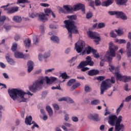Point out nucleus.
Returning a JSON list of instances; mask_svg holds the SVG:
<instances>
[{
	"mask_svg": "<svg viewBox=\"0 0 131 131\" xmlns=\"http://www.w3.org/2000/svg\"><path fill=\"white\" fill-rule=\"evenodd\" d=\"M99 73V70H91L88 72V75H90V76H94V75H97V74Z\"/></svg>",
	"mask_w": 131,
	"mask_h": 131,
	"instance_id": "nucleus-23",
	"label": "nucleus"
},
{
	"mask_svg": "<svg viewBox=\"0 0 131 131\" xmlns=\"http://www.w3.org/2000/svg\"><path fill=\"white\" fill-rule=\"evenodd\" d=\"M72 10L73 12H76L81 10L84 14H85V6L81 3L75 5L73 8H72Z\"/></svg>",
	"mask_w": 131,
	"mask_h": 131,
	"instance_id": "nucleus-12",
	"label": "nucleus"
},
{
	"mask_svg": "<svg viewBox=\"0 0 131 131\" xmlns=\"http://www.w3.org/2000/svg\"><path fill=\"white\" fill-rule=\"evenodd\" d=\"M118 119V117L116 115H112L108 117V122L112 126H114L116 124V121Z\"/></svg>",
	"mask_w": 131,
	"mask_h": 131,
	"instance_id": "nucleus-13",
	"label": "nucleus"
},
{
	"mask_svg": "<svg viewBox=\"0 0 131 131\" xmlns=\"http://www.w3.org/2000/svg\"><path fill=\"white\" fill-rule=\"evenodd\" d=\"M17 47H18V45L16 43H14L12 45L11 48L12 52H16V51H17Z\"/></svg>",
	"mask_w": 131,
	"mask_h": 131,
	"instance_id": "nucleus-39",
	"label": "nucleus"
},
{
	"mask_svg": "<svg viewBox=\"0 0 131 131\" xmlns=\"http://www.w3.org/2000/svg\"><path fill=\"white\" fill-rule=\"evenodd\" d=\"M114 3V0H107L106 1H103L101 3L102 7H109L111 6L112 4Z\"/></svg>",
	"mask_w": 131,
	"mask_h": 131,
	"instance_id": "nucleus-19",
	"label": "nucleus"
},
{
	"mask_svg": "<svg viewBox=\"0 0 131 131\" xmlns=\"http://www.w3.org/2000/svg\"><path fill=\"white\" fill-rule=\"evenodd\" d=\"M58 101L59 102L64 101L65 102H68V103H71V104H73V103H74L73 100H72V99L69 97L59 98L58 99Z\"/></svg>",
	"mask_w": 131,
	"mask_h": 131,
	"instance_id": "nucleus-17",
	"label": "nucleus"
},
{
	"mask_svg": "<svg viewBox=\"0 0 131 131\" xmlns=\"http://www.w3.org/2000/svg\"><path fill=\"white\" fill-rule=\"evenodd\" d=\"M31 121H32V117L31 116H29V117L27 116L25 121L27 125H31V124H33V125L32 127V129H34L35 127H36L37 128H39V126L37 125V123H36L34 121H32L31 123Z\"/></svg>",
	"mask_w": 131,
	"mask_h": 131,
	"instance_id": "nucleus-8",
	"label": "nucleus"
},
{
	"mask_svg": "<svg viewBox=\"0 0 131 131\" xmlns=\"http://www.w3.org/2000/svg\"><path fill=\"white\" fill-rule=\"evenodd\" d=\"M96 50L94 49L93 48H92L91 46H89L87 48L86 50V54L87 55H90L91 53H94Z\"/></svg>",
	"mask_w": 131,
	"mask_h": 131,
	"instance_id": "nucleus-28",
	"label": "nucleus"
},
{
	"mask_svg": "<svg viewBox=\"0 0 131 131\" xmlns=\"http://www.w3.org/2000/svg\"><path fill=\"white\" fill-rule=\"evenodd\" d=\"M5 11H7V14L8 15H12V14H14V13H16V12H18L19 10L18 7H11L7 8H5Z\"/></svg>",
	"mask_w": 131,
	"mask_h": 131,
	"instance_id": "nucleus-14",
	"label": "nucleus"
},
{
	"mask_svg": "<svg viewBox=\"0 0 131 131\" xmlns=\"http://www.w3.org/2000/svg\"><path fill=\"white\" fill-rule=\"evenodd\" d=\"M67 18H68V20H65L63 21V23L65 25V26H66V24L67 23H71L74 26H75V21H74V20H77V16H76V15H68L67 16Z\"/></svg>",
	"mask_w": 131,
	"mask_h": 131,
	"instance_id": "nucleus-10",
	"label": "nucleus"
},
{
	"mask_svg": "<svg viewBox=\"0 0 131 131\" xmlns=\"http://www.w3.org/2000/svg\"><path fill=\"white\" fill-rule=\"evenodd\" d=\"M40 5L41 6V7H44V8H48V7L50 6L49 4L47 3H40Z\"/></svg>",
	"mask_w": 131,
	"mask_h": 131,
	"instance_id": "nucleus-59",
	"label": "nucleus"
},
{
	"mask_svg": "<svg viewBox=\"0 0 131 131\" xmlns=\"http://www.w3.org/2000/svg\"><path fill=\"white\" fill-rule=\"evenodd\" d=\"M85 47V42L83 41H80L75 45V48L77 53H81Z\"/></svg>",
	"mask_w": 131,
	"mask_h": 131,
	"instance_id": "nucleus-11",
	"label": "nucleus"
},
{
	"mask_svg": "<svg viewBox=\"0 0 131 131\" xmlns=\"http://www.w3.org/2000/svg\"><path fill=\"white\" fill-rule=\"evenodd\" d=\"M45 78L46 79V82H47V84H49L51 83V82H51V78H50H50H49V77L46 76V77H45Z\"/></svg>",
	"mask_w": 131,
	"mask_h": 131,
	"instance_id": "nucleus-60",
	"label": "nucleus"
},
{
	"mask_svg": "<svg viewBox=\"0 0 131 131\" xmlns=\"http://www.w3.org/2000/svg\"><path fill=\"white\" fill-rule=\"evenodd\" d=\"M33 61L31 60H29L27 63L28 66V73H30L32 70H33Z\"/></svg>",
	"mask_w": 131,
	"mask_h": 131,
	"instance_id": "nucleus-20",
	"label": "nucleus"
},
{
	"mask_svg": "<svg viewBox=\"0 0 131 131\" xmlns=\"http://www.w3.org/2000/svg\"><path fill=\"white\" fill-rule=\"evenodd\" d=\"M8 94L11 99H13L14 101H16L17 96H19L21 99L20 102H26V99L24 98V95L26 93L22 90H19L17 89H12L8 90Z\"/></svg>",
	"mask_w": 131,
	"mask_h": 131,
	"instance_id": "nucleus-1",
	"label": "nucleus"
},
{
	"mask_svg": "<svg viewBox=\"0 0 131 131\" xmlns=\"http://www.w3.org/2000/svg\"><path fill=\"white\" fill-rule=\"evenodd\" d=\"M115 75L117 76V79H122V76L118 72L115 73Z\"/></svg>",
	"mask_w": 131,
	"mask_h": 131,
	"instance_id": "nucleus-51",
	"label": "nucleus"
},
{
	"mask_svg": "<svg viewBox=\"0 0 131 131\" xmlns=\"http://www.w3.org/2000/svg\"><path fill=\"white\" fill-rule=\"evenodd\" d=\"M110 35L111 37H113V38H115L116 37L117 35L115 33H114V31H111L110 33Z\"/></svg>",
	"mask_w": 131,
	"mask_h": 131,
	"instance_id": "nucleus-54",
	"label": "nucleus"
},
{
	"mask_svg": "<svg viewBox=\"0 0 131 131\" xmlns=\"http://www.w3.org/2000/svg\"><path fill=\"white\" fill-rule=\"evenodd\" d=\"M46 16H47L46 13H42L41 14L39 15V18H40L42 21H43V20H48V17Z\"/></svg>",
	"mask_w": 131,
	"mask_h": 131,
	"instance_id": "nucleus-30",
	"label": "nucleus"
},
{
	"mask_svg": "<svg viewBox=\"0 0 131 131\" xmlns=\"http://www.w3.org/2000/svg\"><path fill=\"white\" fill-rule=\"evenodd\" d=\"M100 100L99 99H96L91 102V105H99Z\"/></svg>",
	"mask_w": 131,
	"mask_h": 131,
	"instance_id": "nucleus-41",
	"label": "nucleus"
},
{
	"mask_svg": "<svg viewBox=\"0 0 131 131\" xmlns=\"http://www.w3.org/2000/svg\"><path fill=\"white\" fill-rule=\"evenodd\" d=\"M64 8L67 12H73L72 7L70 8L69 5H64Z\"/></svg>",
	"mask_w": 131,
	"mask_h": 131,
	"instance_id": "nucleus-37",
	"label": "nucleus"
},
{
	"mask_svg": "<svg viewBox=\"0 0 131 131\" xmlns=\"http://www.w3.org/2000/svg\"><path fill=\"white\" fill-rule=\"evenodd\" d=\"M5 21H6V16H2L0 17V26L4 25V23H5Z\"/></svg>",
	"mask_w": 131,
	"mask_h": 131,
	"instance_id": "nucleus-34",
	"label": "nucleus"
},
{
	"mask_svg": "<svg viewBox=\"0 0 131 131\" xmlns=\"http://www.w3.org/2000/svg\"><path fill=\"white\" fill-rule=\"evenodd\" d=\"M20 37H21V36L16 34L15 36L14 39L15 40H16V41H18V39H20Z\"/></svg>",
	"mask_w": 131,
	"mask_h": 131,
	"instance_id": "nucleus-62",
	"label": "nucleus"
},
{
	"mask_svg": "<svg viewBox=\"0 0 131 131\" xmlns=\"http://www.w3.org/2000/svg\"><path fill=\"white\" fill-rule=\"evenodd\" d=\"M72 120H73L74 122H77V121H78V118H77V117L74 116L72 118Z\"/></svg>",
	"mask_w": 131,
	"mask_h": 131,
	"instance_id": "nucleus-63",
	"label": "nucleus"
},
{
	"mask_svg": "<svg viewBox=\"0 0 131 131\" xmlns=\"http://www.w3.org/2000/svg\"><path fill=\"white\" fill-rule=\"evenodd\" d=\"M95 4L96 7H99V6H102V3L100 0H95Z\"/></svg>",
	"mask_w": 131,
	"mask_h": 131,
	"instance_id": "nucleus-47",
	"label": "nucleus"
},
{
	"mask_svg": "<svg viewBox=\"0 0 131 131\" xmlns=\"http://www.w3.org/2000/svg\"><path fill=\"white\" fill-rule=\"evenodd\" d=\"M50 55L51 54H50V52L46 53L43 55V58L44 59H47V58H49V57H50Z\"/></svg>",
	"mask_w": 131,
	"mask_h": 131,
	"instance_id": "nucleus-58",
	"label": "nucleus"
},
{
	"mask_svg": "<svg viewBox=\"0 0 131 131\" xmlns=\"http://www.w3.org/2000/svg\"><path fill=\"white\" fill-rule=\"evenodd\" d=\"M115 42H118L120 44L121 43H126V41L124 39H117L115 40Z\"/></svg>",
	"mask_w": 131,
	"mask_h": 131,
	"instance_id": "nucleus-43",
	"label": "nucleus"
},
{
	"mask_svg": "<svg viewBox=\"0 0 131 131\" xmlns=\"http://www.w3.org/2000/svg\"><path fill=\"white\" fill-rule=\"evenodd\" d=\"M89 119H92L94 121H100V118H99V115L95 114L94 115L90 114L88 116Z\"/></svg>",
	"mask_w": 131,
	"mask_h": 131,
	"instance_id": "nucleus-18",
	"label": "nucleus"
},
{
	"mask_svg": "<svg viewBox=\"0 0 131 131\" xmlns=\"http://www.w3.org/2000/svg\"><path fill=\"white\" fill-rule=\"evenodd\" d=\"M14 56L15 58L20 59H28V58H29V55L28 54L24 55L22 53H20L19 52H15Z\"/></svg>",
	"mask_w": 131,
	"mask_h": 131,
	"instance_id": "nucleus-15",
	"label": "nucleus"
},
{
	"mask_svg": "<svg viewBox=\"0 0 131 131\" xmlns=\"http://www.w3.org/2000/svg\"><path fill=\"white\" fill-rule=\"evenodd\" d=\"M88 36L90 38H92V39H94L95 42H96L97 44H99V41L101 40V38L99 37V34L96 32H92L91 31H89L88 32Z\"/></svg>",
	"mask_w": 131,
	"mask_h": 131,
	"instance_id": "nucleus-7",
	"label": "nucleus"
},
{
	"mask_svg": "<svg viewBox=\"0 0 131 131\" xmlns=\"http://www.w3.org/2000/svg\"><path fill=\"white\" fill-rule=\"evenodd\" d=\"M57 10H58L59 13H63V14H65L66 13V11L63 9V8L58 6L57 7Z\"/></svg>",
	"mask_w": 131,
	"mask_h": 131,
	"instance_id": "nucleus-46",
	"label": "nucleus"
},
{
	"mask_svg": "<svg viewBox=\"0 0 131 131\" xmlns=\"http://www.w3.org/2000/svg\"><path fill=\"white\" fill-rule=\"evenodd\" d=\"M57 10H58L59 13H63V14H65L66 13V11L63 9V8L58 6L57 7Z\"/></svg>",
	"mask_w": 131,
	"mask_h": 131,
	"instance_id": "nucleus-45",
	"label": "nucleus"
},
{
	"mask_svg": "<svg viewBox=\"0 0 131 131\" xmlns=\"http://www.w3.org/2000/svg\"><path fill=\"white\" fill-rule=\"evenodd\" d=\"M116 16L117 18H120L122 20H127V17L122 11H116Z\"/></svg>",
	"mask_w": 131,
	"mask_h": 131,
	"instance_id": "nucleus-16",
	"label": "nucleus"
},
{
	"mask_svg": "<svg viewBox=\"0 0 131 131\" xmlns=\"http://www.w3.org/2000/svg\"><path fill=\"white\" fill-rule=\"evenodd\" d=\"M127 0H116V4L118 6H126Z\"/></svg>",
	"mask_w": 131,
	"mask_h": 131,
	"instance_id": "nucleus-22",
	"label": "nucleus"
},
{
	"mask_svg": "<svg viewBox=\"0 0 131 131\" xmlns=\"http://www.w3.org/2000/svg\"><path fill=\"white\" fill-rule=\"evenodd\" d=\"M6 59L9 64L11 65H14L15 64V61L14 60L11 58H10V55L7 54V55L6 56Z\"/></svg>",
	"mask_w": 131,
	"mask_h": 131,
	"instance_id": "nucleus-24",
	"label": "nucleus"
},
{
	"mask_svg": "<svg viewBox=\"0 0 131 131\" xmlns=\"http://www.w3.org/2000/svg\"><path fill=\"white\" fill-rule=\"evenodd\" d=\"M121 122H122V116H119L115 124L116 131H120L123 127H124L123 124H120Z\"/></svg>",
	"mask_w": 131,
	"mask_h": 131,
	"instance_id": "nucleus-9",
	"label": "nucleus"
},
{
	"mask_svg": "<svg viewBox=\"0 0 131 131\" xmlns=\"http://www.w3.org/2000/svg\"><path fill=\"white\" fill-rule=\"evenodd\" d=\"M95 62L92 60V57L91 56H88L86 57L85 61H81L80 64L77 66L78 69H81L83 67H85V66H94Z\"/></svg>",
	"mask_w": 131,
	"mask_h": 131,
	"instance_id": "nucleus-4",
	"label": "nucleus"
},
{
	"mask_svg": "<svg viewBox=\"0 0 131 131\" xmlns=\"http://www.w3.org/2000/svg\"><path fill=\"white\" fill-rule=\"evenodd\" d=\"M78 86H80V83L77 82L75 84L73 85L71 88V91H74L75 89H77Z\"/></svg>",
	"mask_w": 131,
	"mask_h": 131,
	"instance_id": "nucleus-31",
	"label": "nucleus"
},
{
	"mask_svg": "<svg viewBox=\"0 0 131 131\" xmlns=\"http://www.w3.org/2000/svg\"><path fill=\"white\" fill-rule=\"evenodd\" d=\"M105 24L104 23H99L98 25V27L99 29H101V28H104L105 27Z\"/></svg>",
	"mask_w": 131,
	"mask_h": 131,
	"instance_id": "nucleus-49",
	"label": "nucleus"
},
{
	"mask_svg": "<svg viewBox=\"0 0 131 131\" xmlns=\"http://www.w3.org/2000/svg\"><path fill=\"white\" fill-rule=\"evenodd\" d=\"M30 2L28 0H17V5L18 4H29Z\"/></svg>",
	"mask_w": 131,
	"mask_h": 131,
	"instance_id": "nucleus-35",
	"label": "nucleus"
},
{
	"mask_svg": "<svg viewBox=\"0 0 131 131\" xmlns=\"http://www.w3.org/2000/svg\"><path fill=\"white\" fill-rule=\"evenodd\" d=\"M60 76L62 77V79H68V76L66 73H62Z\"/></svg>",
	"mask_w": 131,
	"mask_h": 131,
	"instance_id": "nucleus-48",
	"label": "nucleus"
},
{
	"mask_svg": "<svg viewBox=\"0 0 131 131\" xmlns=\"http://www.w3.org/2000/svg\"><path fill=\"white\" fill-rule=\"evenodd\" d=\"M93 17V13L92 12H88L86 15V19H91Z\"/></svg>",
	"mask_w": 131,
	"mask_h": 131,
	"instance_id": "nucleus-52",
	"label": "nucleus"
},
{
	"mask_svg": "<svg viewBox=\"0 0 131 131\" xmlns=\"http://www.w3.org/2000/svg\"><path fill=\"white\" fill-rule=\"evenodd\" d=\"M93 55L94 58L96 59H99L100 58V55L99 53H97V50H95V51L93 52Z\"/></svg>",
	"mask_w": 131,
	"mask_h": 131,
	"instance_id": "nucleus-44",
	"label": "nucleus"
},
{
	"mask_svg": "<svg viewBox=\"0 0 131 131\" xmlns=\"http://www.w3.org/2000/svg\"><path fill=\"white\" fill-rule=\"evenodd\" d=\"M122 79L125 82H128V81H130L131 77L130 76H123Z\"/></svg>",
	"mask_w": 131,
	"mask_h": 131,
	"instance_id": "nucleus-33",
	"label": "nucleus"
},
{
	"mask_svg": "<svg viewBox=\"0 0 131 131\" xmlns=\"http://www.w3.org/2000/svg\"><path fill=\"white\" fill-rule=\"evenodd\" d=\"M84 91L86 93H90L92 91V88H91L89 85H85L84 86Z\"/></svg>",
	"mask_w": 131,
	"mask_h": 131,
	"instance_id": "nucleus-42",
	"label": "nucleus"
},
{
	"mask_svg": "<svg viewBox=\"0 0 131 131\" xmlns=\"http://www.w3.org/2000/svg\"><path fill=\"white\" fill-rule=\"evenodd\" d=\"M43 84V80H37L29 87V90L32 93H36L38 90L41 89V86Z\"/></svg>",
	"mask_w": 131,
	"mask_h": 131,
	"instance_id": "nucleus-2",
	"label": "nucleus"
},
{
	"mask_svg": "<svg viewBox=\"0 0 131 131\" xmlns=\"http://www.w3.org/2000/svg\"><path fill=\"white\" fill-rule=\"evenodd\" d=\"M51 40H53L54 42H55L56 43H59V38H58L56 36H52L51 37Z\"/></svg>",
	"mask_w": 131,
	"mask_h": 131,
	"instance_id": "nucleus-29",
	"label": "nucleus"
},
{
	"mask_svg": "<svg viewBox=\"0 0 131 131\" xmlns=\"http://www.w3.org/2000/svg\"><path fill=\"white\" fill-rule=\"evenodd\" d=\"M13 21H14V22H17V23H20L21 21H22V18L21 16H19L18 15H15L12 18Z\"/></svg>",
	"mask_w": 131,
	"mask_h": 131,
	"instance_id": "nucleus-25",
	"label": "nucleus"
},
{
	"mask_svg": "<svg viewBox=\"0 0 131 131\" xmlns=\"http://www.w3.org/2000/svg\"><path fill=\"white\" fill-rule=\"evenodd\" d=\"M88 70H90V68L88 67H83V68H81V71H82V72H85V71H88Z\"/></svg>",
	"mask_w": 131,
	"mask_h": 131,
	"instance_id": "nucleus-55",
	"label": "nucleus"
},
{
	"mask_svg": "<svg viewBox=\"0 0 131 131\" xmlns=\"http://www.w3.org/2000/svg\"><path fill=\"white\" fill-rule=\"evenodd\" d=\"M88 2H89L90 7H91L94 9V10H95V2L93 1V0H88Z\"/></svg>",
	"mask_w": 131,
	"mask_h": 131,
	"instance_id": "nucleus-40",
	"label": "nucleus"
},
{
	"mask_svg": "<svg viewBox=\"0 0 131 131\" xmlns=\"http://www.w3.org/2000/svg\"><path fill=\"white\" fill-rule=\"evenodd\" d=\"M53 108H54L55 110H59L60 109V107H59V105L57 104H53Z\"/></svg>",
	"mask_w": 131,
	"mask_h": 131,
	"instance_id": "nucleus-61",
	"label": "nucleus"
},
{
	"mask_svg": "<svg viewBox=\"0 0 131 131\" xmlns=\"http://www.w3.org/2000/svg\"><path fill=\"white\" fill-rule=\"evenodd\" d=\"M97 80H100L102 81V80H104L105 79V76H100L97 78Z\"/></svg>",
	"mask_w": 131,
	"mask_h": 131,
	"instance_id": "nucleus-56",
	"label": "nucleus"
},
{
	"mask_svg": "<svg viewBox=\"0 0 131 131\" xmlns=\"http://www.w3.org/2000/svg\"><path fill=\"white\" fill-rule=\"evenodd\" d=\"M44 12L45 14H46V16H49L50 14H51L53 18H56V15H55V13L52 11V10L50 9H46L44 10Z\"/></svg>",
	"mask_w": 131,
	"mask_h": 131,
	"instance_id": "nucleus-21",
	"label": "nucleus"
},
{
	"mask_svg": "<svg viewBox=\"0 0 131 131\" xmlns=\"http://www.w3.org/2000/svg\"><path fill=\"white\" fill-rule=\"evenodd\" d=\"M33 43L34 45H37L38 43V38L36 36H34Z\"/></svg>",
	"mask_w": 131,
	"mask_h": 131,
	"instance_id": "nucleus-50",
	"label": "nucleus"
},
{
	"mask_svg": "<svg viewBox=\"0 0 131 131\" xmlns=\"http://www.w3.org/2000/svg\"><path fill=\"white\" fill-rule=\"evenodd\" d=\"M41 33H45V27L43 26H40L39 27Z\"/></svg>",
	"mask_w": 131,
	"mask_h": 131,
	"instance_id": "nucleus-57",
	"label": "nucleus"
},
{
	"mask_svg": "<svg viewBox=\"0 0 131 131\" xmlns=\"http://www.w3.org/2000/svg\"><path fill=\"white\" fill-rule=\"evenodd\" d=\"M123 107V102L121 103L119 107L117 109L116 114H117V115H118V114H119V112H120V111H121V109H122Z\"/></svg>",
	"mask_w": 131,
	"mask_h": 131,
	"instance_id": "nucleus-36",
	"label": "nucleus"
},
{
	"mask_svg": "<svg viewBox=\"0 0 131 131\" xmlns=\"http://www.w3.org/2000/svg\"><path fill=\"white\" fill-rule=\"evenodd\" d=\"M127 55L128 57H131V49H128Z\"/></svg>",
	"mask_w": 131,
	"mask_h": 131,
	"instance_id": "nucleus-64",
	"label": "nucleus"
},
{
	"mask_svg": "<svg viewBox=\"0 0 131 131\" xmlns=\"http://www.w3.org/2000/svg\"><path fill=\"white\" fill-rule=\"evenodd\" d=\"M76 81V80H75L74 79H72L70 80L68 82V86H71V85H72V84H73V83H74V82H75Z\"/></svg>",
	"mask_w": 131,
	"mask_h": 131,
	"instance_id": "nucleus-38",
	"label": "nucleus"
},
{
	"mask_svg": "<svg viewBox=\"0 0 131 131\" xmlns=\"http://www.w3.org/2000/svg\"><path fill=\"white\" fill-rule=\"evenodd\" d=\"M46 111L48 112L49 116L51 117L53 116V110L52 109V107L50 106H47L46 107Z\"/></svg>",
	"mask_w": 131,
	"mask_h": 131,
	"instance_id": "nucleus-27",
	"label": "nucleus"
},
{
	"mask_svg": "<svg viewBox=\"0 0 131 131\" xmlns=\"http://www.w3.org/2000/svg\"><path fill=\"white\" fill-rule=\"evenodd\" d=\"M117 50H118V47L114 45L112 42H110L109 43L110 51L107 52V55L112 57H115V54Z\"/></svg>",
	"mask_w": 131,
	"mask_h": 131,
	"instance_id": "nucleus-6",
	"label": "nucleus"
},
{
	"mask_svg": "<svg viewBox=\"0 0 131 131\" xmlns=\"http://www.w3.org/2000/svg\"><path fill=\"white\" fill-rule=\"evenodd\" d=\"M109 66L110 67L109 68V70H110L111 72H112V71H114V70H115V71H118L119 70L118 67H116L115 68L114 66L111 64V62H109Z\"/></svg>",
	"mask_w": 131,
	"mask_h": 131,
	"instance_id": "nucleus-26",
	"label": "nucleus"
},
{
	"mask_svg": "<svg viewBox=\"0 0 131 131\" xmlns=\"http://www.w3.org/2000/svg\"><path fill=\"white\" fill-rule=\"evenodd\" d=\"M66 28L68 31L69 34V37L72 38V33H75L77 34L78 33V30H77V27L76 26H74L71 23L69 24L67 23Z\"/></svg>",
	"mask_w": 131,
	"mask_h": 131,
	"instance_id": "nucleus-3",
	"label": "nucleus"
},
{
	"mask_svg": "<svg viewBox=\"0 0 131 131\" xmlns=\"http://www.w3.org/2000/svg\"><path fill=\"white\" fill-rule=\"evenodd\" d=\"M116 32H117L118 35H119V36H120V35H122V34H123V31H122V30H115Z\"/></svg>",
	"mask_w": 131,
	"mask_h": 131,
	"instance_id": "nucleus-53",
	"label": "nucleus"
},
{
	"mask_svg": "<svg viewBox=\"0 0 131 131\" xmlns=\"http://www.w3.org/2000/svg\"><path fill=\"white\" fill-rule=\"evenodd\" d=\"M31 43V41L29 39H26L25 40V46L27 47V48L30 47V45Z\"/></svg>",
	"mask_w": 131,
	"mask_h": 131,
	"instance_id": "nucleus-32",
	"label": "nucleus"
},
{
	"mask_svg": "<svg viewBox=\"0 0 131 131\" xmlns=\"http://www.w3.org/2000/svg\"><path fill=\"white\" fill-rule=\"evenodd\" d=\"M110 80H111V79H107L102 82L100 86L101 95H104V92L107 90L108 88H111V84L108 83Z\"/></svg>",
	"mask_w": 131,
	"mask_h": 131,
	"instance_id": "nucleus-5",
	"label": "nucleus"
}]
</instances>
